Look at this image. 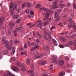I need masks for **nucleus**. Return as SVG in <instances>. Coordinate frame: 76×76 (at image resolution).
Instances as JSON below:
<instances>
[{"label":"nucleus","instance_id":"1","mask_svg":"<svg viewBox=\"0 0 76 76\" xmlns=\"http://www.w3.org/2000/svg\"><path fill=\"white\" fill-rule=\"evenodd\" d=\"M6 37H3L2 38V41L3 42V44H5V43H6V44L5 45V47L6 48H8V50H12V48H13L12 46V45L13 44V40H11L10 41V46H9V42L8 41H7L6 42Z\"/></svg>","mask_w":76,"mask_h":76},{"label":"nucleus","instance_id":"2","mask_svg":"<svg viewBox=\"0 0 76 76\" xmlns=\"http://www.w3.org/2000/svg\"><path fill=\"white\" fill-rule=\"evenodd\" d=\"M9 26L10 28L8 29V35H10L12 33V31H13V29L12 28L15 26V23L13 22H11L10 23Z\"/></svg>","mask_w":76,"mask_h":76},{"label":"nucleus","instance_id":"3","mask_svg":"<svg viewBox=\"0 0 76 76\" xmlns=\"http://www.w3.org/2000/svg\"><path fill=\"white\" fill-rule=\"evenodd\" d=\"M13 2H12L11 3L10 5V11H12V9L13 8V9L14 10L15 9H16L17 8H18V6L17 5H13Z\"/></svg>","mask_w":76,"mask_h":76},{"label":"nucleus","instance_id":"4","mask_svg":"<svg viewBox=\"0 0 76 76\" xmlns=\"http://www.w3.org/2000/svg\"><path fill=\"white\" fill-rule=\"evenodd\" d=\"M52 56L55 59L54 60H52L53 62L54 63H56V64H58V59H56L57 58V56L56 55H52Z\"/></svg>","mask_w":76,"mask_h":76},{"label":"nucleus","instance_id":"5","mask_svg":"<svg viewBox=\"0 0 76 76\" xmlns=\"http://www.w3.org/2000/svg\"><path fill=\"white\" fill-rule=\"evenodd\" d=\"M57 1H55L53 4V6L52 7H50L51 9H56V8H58L57 7Z\"/></svg>","mask_w":76,"mask_h":76},{"label":"nucleus","instance_id":"6","mask_svg":"<svg viewBox=\"0 0 76 76\" xmlns=\"http://www.w3.org/2000/svg\"><path fill=\"white\" fill-rule=\"evenodd\" d=\"M12 69L13 71L16 72H19L20 71L18 67H16V66L14 67L13 68H12Z\"/></svg>","mask_w":76,"mask_h":76},{"label":"nucleus","instance_id":"7","mask_svg":"<svg viewBox=\"0 0 76 76\" xmlns=\"http://www.w3.org/2000/svg\"><path fill=\"white\" fill-rule=\"evenodd\" d=\"M4 76H15V75L13 74H12L10 72H7V74H5V75H4Z\"/></svg>","mask_w":76,"mask_h":76},{"label":"nucleus","instance_id":"8","mask_svg":"<svg viewBox=\"0 0 76 76\" xmlns=\"http://www.w3.org/2000/svg\"><path fill=\"white\" fill-rule=\"evenodd\" d=\"M4 20V18H0V26H2L4 24V23L3 22V21Z\"/></svg>","mask_w":76,"mask_h":76},{"label":"nucleus","instance_id":"9","mask_svg":"<svg viewBox=\"0 0 76 76\" xmlns=\"http://www.w3.org/2000/svg\"><path fill=\"white\" fill-rule=\"evenodd\" d=\"M15 50H16V48H13L12 52V53H10V56H13V55H14V54L15 53Z\"/></svg>","mask_w":76,"mask_h":76},{"label":"nucleus","instance_id":"10","mask_svg":"<svg viewBox=\"0 0 76 76\" xmlns=\"http://www.w3.org/2000/svg\"><path fill=\"white\" fill-rule=\"evenodd\" d=\"M59 16V13L57 12H55L54 14V18H57Z\"/></svg>","mask_w":76,"mask_h":76},{"label":"nucleus","instance_id":"11","mask_svg":"<svg viewBox=\"0 0 76 76\" xmlns=\"http://www.w3.org/2000/svg\"><path fill=\"white\" fill-rule=\"evenodd\" d=\"M36 42H32L30 43L28 42V45L29 46V47H32V45H36Z\"/></svg>","mask_w":76,"mask_h":76},{"label":"nucleus","instance_id":"12","mask_svg":"<svg viewBox=\"0 0 76 76\" xmlns=\"http://www.w3.org/2000/svg\"><path fill=\"white\" fill-rule=\"evenodd\" d=\"M58 63L59 64L60 66H63L64 64V61L62 60H60Z\"/></svg>","mask_w":76,"mask_h":76},{"label":"nucleus","instance_id":"13","mask_svg":"<svg viewBox=\"0 0 76 76\" xmlns=\"http://www.w3.org/2000/svg\"><path fill=\"white\" fill-rule=\"evenodd\" d=\"M43 15L48 17V18H49V17H50V12H48L46 13H44Z\"/></svg>","mask_w":76,"mask_h":76},{"label":"nucleus","instance_id":"14","mask_svg":"<svg viewBox=\"0 0 76 76\" xmlns=\"http://www.w3.org/2000/svg\"><path fill=\"white\" fill-rule=\"evenodd\" d=\"M26 63L28 65L31 64V61H30L29 58H28L26 60Z\"/></svg>","mask_w":76,"mask_h":76},{"label":"nucleus","instance_id":"15","mask_svg":"<svg viewBox=\"0 0 76 76\" xmlns=\"http://www.w3.org/2000/svg\"><path fill=\"white\" fill-rule=\"evenodd\" d=\"M59 6L62 9H63L66 6V5L64 4H59Z\"/></svg>","mask_w":76,"mask_h":76},{"label":"nucleus","instance_id":"16","mask_svg":"<svg viewBox=\"0 0 76 76\" xmlns=\"http://www.w3.org/2000/svg\"><path fill=\"white\" fill-rule=\"evenodd\" d=\"M56 28L55 26H53L51 27L50 28V31L52 33H53V31H54V30Z\"/></svg>","mask_w":76,"mask_h":76},{"label":"nucleus","instance_id":"17","mask_svg":"<svg viewBox=\"0 0 76 76\" xmlns=\"http://www.w3.org/2000/svg\"><path fill=\"white\" fill-rule=\"evenodd\" d=\"M33 54L35 58H36V57H37L38 55V52H34L33 53Z\"/></svg>","mask_w":76,"mask_h":76},{"label":"nucleus","instance_id":"18","mask_svg":"<svg viewBox=\"0 0 76 76\" xmlns=\"http://www.w3.org/2000/svg\"><path fill=\"white\" fill-rule=\"evenodd\" d=\"M52 41L54 42L53 44L54 45L57 46V41H56V40H55L54 39H52Z\"/></svg>","mask_w":76,"mask_h":76},{"label":"nucleus","instance_id":"19","mask_svg":"<svg viewBox=\"0 0 76 76\" xmlns=\"http://www.w3.org/2000/svg\"><path fill=\"white\" fill-rule=\"evenodd\" d=\"M69 24H71V23H72V22L73 21H72V18L70 17H69Z\"/></svg>","mask_w":76,"mask_h":76},{"label":"nucleus","instance_id":"20","mask_svg":"<svg viewBox=\"0 0 76 76\" xmlns=\"http://www.w3.org/2000/svg\"><path fill=\"white\" fill-rule=\"evenodd\" d=\"M42 57V55H41V54H39V53H38V54L37 55V56H36V58H41Z\"/></svg>","mask_w":76,"mask_h":76},{"label":"nucleus","instance_id":"21","mask_svg":"<svg viewBox=\"0 0 76 76\" xmlns=\"http://www.w3.org/2000/svg\"><path fill=\"white\" fill-rule=\"evenodd\" d=\"M48 33H49L48 38L49 39H51L52 38L51 35V32H50V31H48Z\"/></svg>","mask_w":76,"mask_h":76},{"label":"nucleus","instance_id":"22","mask_svg":"<svg viewBox=\"0 0 76 76\" xmlns=\"http://www.w3.org/2000/svg\"><path fill=\"white\" fill-rule=\"evenodd\" d=\"M61 42H64V41H66V39L64 37H62L61 38Z\"/></svg>","mask_w":76,"mask_h":76},{"label":"nucleus","instance_id":"23","mask_svg":"<svg viewBox=\"0 0 76 76\" xmlns=\"http://www.w3.org/2000/svg\"><path fill=\"white\" fill-rule=\"evenodd\" d=\"M65 74V72H61L59 73V76H63Z\"/></svg>","mask_w":76,"mask_h":76},{"label":"nucleus","instance_id":"24","mask_svg":"<svg viewBox=\"0 0 76 76\" xmlns=\"http://www.w3.org/2000/svg\"><path fill=\"white\" fill-rule=\"evenodd\" d=\"M41 4H37L35 6V8H39L40 7H41Z\"/></svg>","mask_w":76,"mask_h":76},{"label":"nucleus","instance_id":"25","mask_svg":"<svg viewBox=\"0 0 76 76\" xmlns=\"http://www.w3.org/2000/svg\"><path fill=\"white\" fill-rule=\"evenodd\" d=\"M23 29L22 27H20L18 28H16L15 29L17 31H19V30H21V29Z\"/></svg>","mask_w":76,"mask_h":76},{"label":"nucleus","instance_id":"26","mask_svg":"<svg viewBox=\"0 0 76 76\" xmlns=\"http://www.w3.org/2000/svg\"><path fill=\"white\" fill-rule=\"evenodd\" d=\"M43 32H45V34L46 35H48V32H47V30L45 29V28H43Z\"/></svg>","mask_w":76,"mask_h":76},{"label":"nucleus","instance_id":"27","mask_svg":"<svg viewBox=\"0 0 76 76\" xmlns=\"http://www.w3.org/2000/svg\"><path fill=\"white\" fill-rule=\"evenodd\" d=\"M26 6H27L28 7H31V4L29 3H27Z\"/></svg>","mask_w":76,"mask_h":76},{"label":"nucleus","instance_id":"28","mask_svg":"<svg viewBox=\"0 0 76 76\" xmlns=\"http://www.w3.org/2000/svg\"><path fill=\"white\" fill-rule=\"evenodd\" d=\"M36 50L35 48V47H33L31 49L30 51H31L32 52L34 51V50Z\"/></svg>","mask_w":76,"mask_h":76},{"label":"nucleus","instance_id":"29","mask_svg":"<svg viewBox=\"0 0 76 76\" xmlns=\"http://www.w3.org/2000/svg\"><path fill=\"white\" fill-rule=\"evenodd\" d=\"M44 9H45V7H41L39 9V12H41L42 10H44Z\"/></svg>","mask_w":76,"mask_h":76},{"label":"nucleus","instance_id":"30","mask_svg":"<svg viewBox=\"0 0 76 76\" xmlns=\"http://www.w3.org/2000/svg\"><path fill=\"white\" fill-rule=\"evenodd\" d=\"M19 42V41L18 40H16L14 42V43L15 44H17Z\"/></svg>","mask_w":76,"mask_h":76},{"label":"nucleus","instance_id":"31","mask_svg":"<svg viewBox=\"0 0 76 76\" xmlns=\"http://www.w3.org/2000/svg\"><path fill=\"white\" fill-rule=\"evenodd\" d=\"M13 18L14 19H16L17 18H18V15H14L13 16Z\"/></svg>","mask_w":76,"mask_h":76},{"label":"nucleus","instance_id":"32","mask_svg":"<svg viewBox=\"0 0 76 76\" xmlns=\"http://www.w3.org/2000/svg\"><path fill=\"white\" fill-rule=\"evenodd\" d=\"M21 21V20H20V19H18L17 20H16V23H20V22Z\"/></svg>","mask_w":76,"mask_h":76},{"label":"nucleus","instance_id":"33","mask_svg":"<svg viewBox=\"0 0 76 76\" xmlns=\"http://www.w3.org/2000/svg\"><path fill=\"white\" fill-rule=\"evenodd\" d=\"M21 10V8L19 7L17 10V12H20V11Z\"/></svg>","mask_w":76,"mask_h":76},{"label":"nucleus","instance_id":"34","mask_svg":"<svg viewBox=\"0 0 76 76\" xmlns=\"http://www.w3.org/2000/svg\"><path fill=\"white\" fill-rule=\"evenodd\" d=\"M42 62L41 63L42 64V65H44V64H45L47 63V62L46 61H42Z\"/></svg>","mask_w":76,"mask_h":76},{"label":"nucleus","instance_id":"35","mask_svg":"<svg viewBox=\"0 0 76 76\" xmlns=\"http://www.w3.org/2000/svg\"><path fill=\"white\" fill-rule=\"evenodd\" d=\"M51 19L50 18H49L48 19L47 21L49 23H51Z\"/></svg>","mask_w":76,"mask_h":76},{"label":"nucleus","instance_id":"36","mask_svg":"<svg viewBox=\"0 0 76 76\" xmlns=\"http://www.w3.org/2000/svg\"><path fill=\"white\" fill-rule=\"evenodd\" d=\"M69 44V45H72L73 44V42L72 41H69L68 42Z\"/></svg>","mask_w":76,"mask_h":76},{"label":"nucleus","instance_id":"37","mask_svg":"<svg viewBox=\"0 0 76 76\" xmlns=\"http://www.w3.org/2000/svg\"><path fill=\"white\" fill-rule=\"evenodd\" d=\"M60 17H58L57 19L55 20V22H58L59 20H60Z\"/></svg>","mask_w":76,"mask_h":76},{"label":"nucleus","instance_id":"38","mask_svg":"<svg viewBox=\"0 0 76 76\" xmlns=\"http://www.w3.org/2000/svg\"><path fill=\"white\" fill-rule=\"evenodd\" d=\"M49 23L48 22L46 21V22H45L44 23V26H46L47 24H49Z\"/></svg>","mask_w":76,"mask_h":76},{"label":"nucleus","instance_id":"39","mask_svg":"<svg viewBox=\"0 0 76 76\" xmlns=\"http://www.w3.org/2000/svg\"><path fill=\"white\" fill-rule=\"evenodd\" d=\"M21 70L23 72H25L26 71V69L25 67H23L21 68Z\"/></svg>","mask_w":76,"mask_h":76},{"label":"nucleus","instance_id":"40","mask_svg":"<svg viewBox=\"0 0 76 76\" xmlns=\"http://www.w3.org/2000/svg\"><path fill=\"white\" fill-rule=\"evenodd\" d=\"M59 47L61 48H64V46L63 45H59Z\"/></svg>","mask_w":76,"mask_h":76},{"label":"nucleus","instance_id":"41","mask_svg":"<svg viewBox=\"0 0 76 76\" xmlns=\"http://www.w3.org/2000/svg\"><path fill=\"white\" fill-rule=\"evenodd\" d=\"M76 37V34H74L71 36V38H75Z\"/></svg>","mask_w":76,"mask_h":76},{"label":"nucleus","instance_id":"42","mask_svg":"<svg viewBox=\"0 0 76 76\" xmlns=\"http://www.w3.org/2000/svg\"><path fill=\"white\" fill-rule=\"evenodd\" d=\"M7 50L4 51L3 52L2 54H7Z\"/></svg>","mask_w":76,"mask_h":76},{"label":"nucleus","instance_id":"43","mask_svg":"<svg viewBox=\"0 0 76 76\" xmlns=\"http://www.w3.org/2000/svg\"><path fill=\"white\" fill-rule=\"evenodd\" d=\"M22 7L23 8H24V7H26V3H24L23 4V5H22Z\"/></svg>","mask_w":76,"mask_h":76},{"label":"nucleus","instance_id":"44","mask_svg":"<svg viewBox=\"0 0 76 76\" xmlns=\"http://www.w3.org/2000/svg\"><path fill=\"white\" fill-rule=\"evenodd\" d=\"M30 13L31 14V15H34V12L32 11H30Z\"/></svg>","mask_w":76,"mask_h":76},{"label":"nucleus","instance_id":"45","mask_svg":"<svg viewBox=\"0 0 76 76\" xmlns=\"http://www.w3.org/2000/svg\"><path fill=\"white\" fill-rule=\"evenodd\" d=\"M44 37H45V39L46 41H48V39L47 37V36H45V35H44Z\"/></svg>","mask_w":76,"mask_h":76},{"label":"nucleus","instance_id":"46","mask_svg":"<svg viewBox=\"0 0 76 76\" xmlns=\"http://www.w3.org/2000/svg\"><path fill=\"white\" fill-rule=\"evenodd\" d=\"M65 60H66V61H69V58L68 57H66L65 58Z\"/></svg>","mask_w":76,"mask_h":76},{"label":"nucleus","instance_id":"47","mask_svg":"<svg viewBox=\"0 0 76 76\" xmlns=\"http://www.w3.org/2000/svg\"><path fill=\"white\" fill-rule=\"evenodd\" d=\"M35 48H36V49H38V48H39V45H38L37 44L36 45L35 47H34Z\"/></svg>","mask_w":76,"mask_h":76},{"label":"nucleus","instance_id":"48","mask_svg":"<svg viewBox=\"0 0 76 76\" xmlns=\"http://www.w3.org/2000/svg\"><path fill=\"white\" fill-rule=\"evenodd\" d=\"M24 48H28V45H27V44L25 43L24 44Z\"/></svg>","mask_w":76,"mask_h":76},{"label":"nucleus","instance_id":"49","mask_svg":"<svg viewBox=\"0 0 76 76\" xmlns=\"http://www.w3.org/2000/svg\"><path fill=\"white\" fill-rule=\"evenodd\" d=\"M28 73H34V72L33 71L31 70H29L28 71Z\"/></svg>","mask_w":76,"mask_h":76},{"label":"nucleus","instance_id":"50","mask_svg":"<svg viewBox=\"0 0 76 76\" xmlns=\"http://www.w3.org/2000/svg\"><path fill=\"white\" fill-rule=\"evenodd\" d=\"M37 37L38 38H42V36H41L40 34H39V35Z\"/></svg>","mask_w":76,"mask_h":76},{"label":"nucleus","instance_id":"51","mask_svg":"<svg viewBox=\"0 0 76 76\" xmlns=\"http://www.w3.org/2000/svg\"><path fill=\"white\" fill-rule=\"evenodd\" d=\"M37 37L38 38H42V36H41L40 34H39V35Z\"/></svg>","mask_w":76,"mask_h":76},{"label":"nucleus","instance_id":"52","mask_svg":"<svg viewBox=\"0 0 76 76\" xmlns=\"http://www.w3.org/2000/svg\"><path fill=\"white\" fill-rule=\"evenodd\" d=\"M21 67H25V64L24 63H22L21 64Z\"/></svg>","mask_w":76,"mask_h":76},{"label":"nucleus","instance_id":"53","mask_svg":"<svg viewBox=\"0 0 76 76\" xmlns=\"http://www.w3.org/2000/svg\"><path fill=\"white\" fill-rule=\"evenodd\" d=\"M28 17L30 18H33V16L31 15H28Z\"/></svg>","mask_w":76,"mask_h":76},{"label":"nucleus","instance_id":"54","mask_svg":"<svg viewBox=\"0 0 76 76\" xmlns=\"http://www.w3.org/2000/svg\"><path fill=\"white\" fill-rule=\"evenodd\" d=\"M58 12H59V13H61L62 12V10L61 9H58Z\"/></svg>","mask_w":76,"mask_h":76},{"label":"nucleus","instance_id":"55","mask_svg":"<svg viewBox=\"0 0 76 76\" xmlns=\"http://www.w3.org/2000/svg\"><path fill=\"white\" fill-rule=\"evenodd\" d=\"M48 17H44V18H43V20H47V19H48Z\"/></svg>","mask_w":76,"mask_h":76},{"label":"nucleus","instance_id":"56","mask_svg":"<svg viewBox=\"0 0 76 76\" xmlns=\"http://www.w3.org/2000/svg\"><path fill=\"white\" fill-rule=\"evenodd\" d=\"M23 50H24V48H23V47H22L20 48V51H23Z\"/></svg>","mask_w":76,"mask_h":76},{"label":"nucleus","instance_id":"57","mask_svg":"<svg viewBox=\"0 0 76 76\" xmlns=\"http://www.w3.org/2000/svg\"><path fill=\"white\" fill-rule=\"evenodd\" d=\"M29 12H30V10H29V9H27L26 10V12L28 13H29Z\"/></svg>","mask_w":76,"mask_h":76},{"label":"nucleus","instance_id":"58","mask_svg":"<svg viewBox=\"0 0 76 76\" xmlns=\"http://www.w3.org/2000/svg\"><path fill=\"white\" fill-rule=\"evenodd\" d=\"M73 7L74 9L76 10V5L74 4H73Z\"/></svg>","mask_w":76,"mask_h":76},{"label":"nucleus","instance_id":"59","mask_svg":"<svg viewBox=\"0 0 76 76\" xmlns=\"http://www.w3.org/2000/svg\"><path fill=\"white\" fill-rule=\"evenodd\" d=\"M44 11H45V12H48V10L47 8H45L44 9Z\"/></svg>","mask_w":76,"mask_h":76},{"label":"nucleus","instance_id":"60","mask_svg":"<svg viewBox=\"0 0 76 76\" xmlns=\"http://www.w3.org/2000/svg\"><path fill=\"white\" fill-rule=\"evenodd\" d=\"M16 64L17 65H19L20 64V62L18 61L16 62Z\"/></svg>","mask_w":76,"mask_h":76},{"label":"nucleus","instance_id":"61","mask_svg":"<svg viewBox=\"0 0 76 76\" xmlns=\"http://www.w3.org/2000/svg\"><path fill=\"white\" fill-rule=\"evenodd\" d=\"M23 53L24 54V55H25V54H26V50H24V51H23Z\"/></svg>","mask_w":76,"mask_h":76},{"label":"nucleus","instance_id":"62","mask_svg":"<svg viewBox=\"0 0 76 76\" xmlns=\"http://www.w3.org/2000/svg\"><path fill=\"white\" fill-rule=\"evenodd\" d=\"M73 28L76 31V26L74 25L73 26Z\"/></svg>","mask_w":76,"mask_h":76},{"label":"nucleus","instance_id":"63","mask_svg":"<svg viewBox=\"0 0 76 76\" xmlns=\"http://www.w3.org/2000/svg\"><path fill=\"white\" fill-rule=\"evenodd\" d=\"M70 13L71 15H74L73 13L72 10L70 11Z\"/></svg>","mask_w":76,"mask_h":76},{"label":"nucleus","instance_id":"64","mask_svg":"<svg viewBox=\"0 0 76 76\" xmlns=\"http://www.w3.org/2000/svg\"><path fill=\"white\" fill-rule=\"evenodd\" d=\"M11 60H15V58L14 57H12L11 58Z\"/></svg>","mask_w":76,"mask_h":76}]
</instances>
